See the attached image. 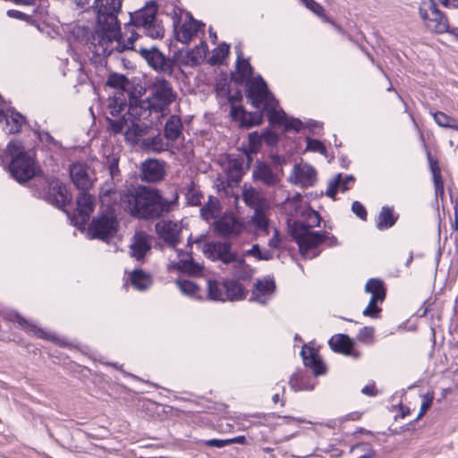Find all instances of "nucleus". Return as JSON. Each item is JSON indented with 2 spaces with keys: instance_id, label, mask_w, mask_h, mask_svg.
<instances>
[{
  "instance_id": "1",
  "label": "nucleus",
  "mask_w": 458,
  "mask_h": 458,
  "mask_svg": "<svg viewBox=\"0 0 458 458\" xmlns=\"http://www.w3.org/2000/svg\"><path fill=\"white\" fill-rule=\"evenodd\" d=\"M148 98L141 100L130 96V103L127 104L123 92L109 98L106 109L108 131L113 134L123 133L126 141L138 144L151 127L145 122L154 112L152 106H148Z\"/></svg>"
},
{
  "instance_id": "2",
  "label": "nucleus",
  "mask_w": 458,
  "mask_h": 458,
  "mask_svg": "<svg viewBox=\"0 0 458 458\" xmlns=\"http://www.w3.org/2000/svg\"><path fill=\"white\" fill-rule=\"evenodd\" d=\"M290 216L299 217L293 223L291 236L298 244L303 258L311 259L318 257V246L327 239H330L332 243L336 242V238L329 237L327 232L310 230L319 225L321 217L317 211L302 201L301 193H295L292 199L288 196V216Z\"/></svg>"
},
{
  "instance_id": "3",
  "label": "nucleus",
  "mask_w": 458,
  "mask_h": 458,
  "mask_svg": "<svg viewBox=\"0 0 458 458\" xmlns=\"http://www.w3.org/2000/svg\"><path fill=\"white\" fill-rule=\"evenodd\" d=\"M179 193L171 187V196L165 198L157 189L138 186L120 193L122 207L132 216L155 220L170 213L178 207Z\"/></svg>"
},
{
  "instance_id": "4",
  "label": "nucleus",
  "mask_w": 458,
  "mask_h": 458,
  "mask_svg": "<svg viewBox=\"0 0 458 458\" xmlns=\"http://www.w3.org/2000/svg\"><path fill=\"white\" fill-rule=\"evenodd\" d=\"M121 8L122 0H95L93 3L96 26L87 42L94 56L99 58L98 62L106 57L113 47L119 46L115 37L120 32L118 14Z\"/></svg>"
},
{
  "instance_id": "5",
  "label": "nucleus",
  "mask_w": 458,
  "mask_h": 458,
  "mask_svg": "<svg viewBox=\"0 0 458 458\" xmlns=\"http://www.w3.org/2000/svg\"><path fill=\"white\" fill-rule=\"evenodd\" d=\"M246 97L256 109L243 114L241 126L250 128L259 125L266 115L271 126L284 125L286 128V114L279 108L278 101L269 91L266 81L260 75L245 83Z\"/></svg>"
},
{
  "instance_id": "6",
  "label": "nucleus",
  "mask_w": 458,
  "mask_h": 458,
  "mask_svg": "<svg viewBox=\"0 0 458 458\" xmlns=\"http://www.w3.org/2000/svg\"><path fill=\"white\" fill-rule=\"evenodd\" d=\"M4 157L11 159L8 171L13 179L21 183L33 178L35 175L34 161L25 152L21 141L11 140L6 146Z\"/></svg>"
},
{
  "instance_id": "7",
  "label": "nucleus",
  "mask_w": 458,
  "mask_h": 458,
  "mask_svg": "<svg viewBox=\"0 0 458 458\" xmlns=\"http://www.w3.org/2000/svg\"><path fill=\"white\" fill-rule=\"evenodd\" d=\"M157 5L154 1H148L142 8L131 13V23L142 28L148 37L161 38L165 30L157 19Z\"/></svg>"
},
{
  "instance_id": "8",
  "label": "nucleus",
  "mask_w": 458,
  "mask_h": 458,
  "mask_svg": "<svg viewBox=\"0 0 458 458\" xmlns=\"http://www.w3.org/2000/svg\"><path fill=\"white\" fill-rule=\"evenodd\" d=\"M177 97L171 83L162 77H156L149 87V95L147 98L150 103L148 106H152L154 112L162 114L168 106L175 101Z\"/></svg>"
},
{
  "instance_id": "9",
  "label": "nucleus",
  "mask_w": 458,
  "mask_h": 458,
  "mask_svg": "<svg viewBox=\"0 0 458 458\" xmlns=\"http://www.w3.org/2000/svg\"><path fill=\"white\" fill-rule=\"evenodd\" d=\"M118 230V221L114 211L108 208L105 213L98 214L89 225L88 233L92 239L108 241Z\"/></svg>"
},
{
  "instance_id": "10",
  "label": "nucleus",
  "mask_w": 458,
  "mask_h": 458,
  "mask_svg": "<svg viewBox=\"0 0 458 458\" xmlns=\"http://www.w3.org/2000/svg\"><path fill=\"white\" fill-rule=\"evenodd\" d=\"M420 15L429 30L439 34L448 31L447 18L437 9L434 0H429L424 6L420 7Z\"/></svg>"
},
{
  "instance_id": "11",
  "label": "nucleus",
  "mask_w": 458,
  "mask_h": 458,
  "mask_svg": "<svg viewBox=\"0 0 458 458\" xmlns=\"http://www.w3.org/2000/svg\"><path fill=\"white\" fill-rule=\"evenodd\" d=\"M204 256L212 261L219 260L224 264H231L237 260L236 252L232 250L229 242L211 241L205 242L201 248Z\"/></svg>"
},
{
  "instance_id": "12",
  "label": "nucleus",
  "mask_w": 458,
  "mask_h": 458,
  "mask_svg": "<svg viewBox=\"0 0 458 458\" xmlns=\"http://www.w3.org/2000/svg\"><path fill=\"white\" fill-rule=\"evenodd\" d=\"M139 54L146 60L148 64L157 72H163L171 76L174 72L175 63L174 60L166 57L161 51L155 47L149 48L140 47Z\"/></svg>"
},
{
  "instance_id": "13",
  "label": "nucleus",
  "mask_w": 458,
  "mask_h": 458,
  "mask_svg": "<svg viewBox=\"0 0 458 458\" xmlns=\"http://www.w3.org/2000/svg\"><path fill=\"white\" fill-rule=\"evenodd\" d=\"M43 198L47 202L59 208L64 207L72 199L66 187L55 177L46 181Z\"/></svg>"
},
{
  "instance_id": "14",
  "label": "nucleus",
  "mask_w": 458,
  "mask_h": 458,
  "mask_svg": "<svg viewBox=\"0 0 458 458\" xmlns=\"http://www.w3.org/2000/svg\"><path fill=\"white\" fill-rule=\"evenodd\" d=\"M365 291L371 293V298L362 314L365 317L377 318L381 311L377 302H382L386 297V290L383 282L377 278H371L367 282Z\"/></svg>"
},
{
  "instance_id": "15",
  "label": "nucleus",
  "mask_w": 458,
  "mask_h": 458,
  "mask_svg": "<svg viewBox=\"0 0 458 458\" xmlns=\"http://www.w3.org/2000/svg\"><path fill=\"white\" fill-rule=\"evenodd\" d=\"M87 191H81L77 197L74 225L78 227L84 226L88 223L94 210L96 202L95 197Z\"/></svg>"
},
{
  "instance_id": "16",
  "label": "nucleus",
  "mask_w": 458,
  "mask_h": 458,
  "mask_svg": "<svg viewBox=\"0 0 458 458\" xmlns=\"http://www.w3.org/2000/svg\"><path fill=\"white\" fill-rule=\"evenodd\" d=\"M70 176L74 185L81 191H89L95 180L89 167L83 163L72 164L70 166Z\"/></svg>"
},
{
  "instance_id": "17",
  "label": "nucleus",
  "mask_w": 458,
  "mask_h": 458,
  "mask_svg": "<svg viewBox=\"0 0 458 458\" xmlns=\"http://www.w3.org/2000/svg\"><path fill=\"white\" fill-rule=\"evenodd\" d=\"M158 236L171 248L175 249L180 242L182 226L177 222L171 220L163 221L156 225Z\"/></svg>"
},
{
  "instance_id": "18",
  "label": "nucleus",
  "mask_w": 458,
  "mask_h": 458,
  "mask_svg": "<svg viewBox=\"0 0 458 458\" xmlns=\"http://www.w3.org/2000/svg\"><path fill=\"white\" fill-rule=\"evenodd\" d=\"M283 174V167L277 171L261 161L256 163L253 170V177L267 186H276L280 182Z\"/></svg>"
},
{
  "instance_id": "19",
  "label": "nucleus",
  "mask_w": 458,
  "mask_h": 458,
  "mask_svg": "<svg viewBox=\"0 0 458 458\" xmlns=\"http://www.w3.org/2000/svg\"><path fill=\"white\" fill-rule=\"evenodd\" d=\"M289 180L301 187H311L317 181V172L314 167L308 164L296 165L293 168Z\"/></svg>"
},
{
  "instance_id": "20",
  "label": "nucleus",
  "mask_w": 458,
  "mask_h": 458,
  "mask_svg": "<svg viewBox=\"0 0 458 458\" xmlns=\"http://www.w3.org/2000/svg\"><path fill=\"white\" fill-rule=\"evenodd\" d=\"M276 290V284L273 278L267 276L257 280L254 284L250 301L265 305L272 298Z\"/></svg>"
},
{
  "instance_id": "21",
  "label": "nucleus",
  "mask_w": 458,
  "mask_h": 458,
  "mask_svg": "<svg viewBox=\"0 0 458 458\" xmlns=\"http://www.w3.org/2000/svg\"><path fill=\"white\" fill-rule=\"evenodd\" d=\"M214 228L222 236L238 235L243 225L233 214H225L214 222Z\"/></svg>"
},
{
  "instance_id": "22",
  "label": "nucleus",
  "mask_w": 458,
  "mask_h": 458,
  "mask_svg": "<svg viewBox=\"0 0 458 458\" xmlns=\"http://www.w3.org/2000/svg\"><path fill=\"white\" fill-rule=\"evenodd\" d=\"M301 356L304 366L310 368L315 376L326 374L327 368L315 348L304 344L301 351Z\"/></svg>"
},
{
  "instance_id": "23",
  "label": "nucleus",
  "mask_w": 458,
  "mask_h": 458,
  "mask_svg": "<svg viewBox=\"0 0 458 458\" xmlns=\"http://www.w3.org/2000/svg\"><path fill=\"white\" fill-rule=\"evenodd\" d=\"M165 174V165L157 159H148L141 165V180L147 182H157Z\"/></svg>"
},
{
  "instance_id": "24",
  "label": "nucleus",
  "mask_w": 458,
  "mask_h": 458,
  "mask_svg": "<svg viewBox=\"0 0 458 458\" xmlns=\"http://www.w3.org/2000/svg\"><path fill=\"white\" fill-rule=\"evenodd\" d=\"M7 319L17 323L21 328L29 333H32L39 338L56 342L57 338L51 333L46 332L44 329L38 327L35 324L22 318L17 312H10L7 314Z\"/></svg>"
},
{
  "instance_id": "25",
  "label": "nucleus",
  "mask_w": 458,
  "mask_h": 458,
  "mask_svg": "<svg viewBox=\"0 0 458 458\" xmlns=\"http://www.w3.org/2000/svg\"><path fill=\"white\" fill-rule=\"evenodd\" d=\"M179 260L174 264V267L182 272L189 275L197 276L201 274L203 266L193 260L191 252L184 251L176 249Z\"/></svg>"
},
{
  "instance_id": "26",
  "label": "nucleus",
  "mask_w": 458,
  "mask_h": 458,
  "mask_svg": "<svg viewBox=\"0 0 458 458\" xmlns=\"http://www.w3.org/2000/svg\"><path fill=\"white\" fill-rule=\"evenodd\" d=\"M331 349L335 352L344 355L358 357V353L353 351V342L346 335L338 334L333 335L328 342Z\"/></svg>"
},
{
  "instance_id": "27",
  "label": "nucleus",
  "mask_w": 458,
  "mask_h": 458,
  "mask_svg": "<svg viewBox=\"0 0 458 458\" xmlns=\"http://www.w3.org/2000/svg\"><path fill=\"white\" fill-rule=\"evenodd\" d=\"M203 26L202 22L195 20L191 15L189 21H185L181 30L175 32L176 39L183 44H188Z\"/></svg>"
},
{
  "instance_id": "28",
  "label": "nucleus",
  "mask_w": 458,
  "mask_h": 458,
  "mask_svg": "<svg viewBox=\"0 0 458 458\" xmlns=\"http://www.w3.org/2000/svg\"><path fill=\"white\" fill-rule=\"evenodd\" d=\"M140 38V36L135 31H131L130 36L127 37L126 42L125 40H122V33L121 31L115 37V41L119 44V46H114L108 51L106 54V57L113 54L114 51L118 53H122L124 50H134L139 53L140 47H142L140 44H138L136 41Z\"/></svg>"
},
{
  "instance_id": "29",
  "label": "nucleus",
  "mask_w": 458,
  "mask_h": 458,
  "mask_svg": "<svg viewBox=\"0 0 458 458\" xmlns=\"http://www.w3.org/2000/svg\"><path fill=\"white\" fill-rule=\"evenodd\" d=\"M182 122L180 116L171 115L165 124L164 136L171 141L177 140L182 133Z\"/></svg>"
},
{
  "instance_id": "30",
  "label": "nucleus",
  "mask_w": 458,
  "mask_h": 458,
  "mask_svg": "<svg viewBox=\"0 0 458 458\" xmlns=\"http://www.w3.org/2000/svg\"><path fill=\"white\" fill-rule=\"evenodd\" d=\"M5 127L4 130L8 134L18 133L21 131L22 124L25 122V118L13 108L7 109V115L4 119Z\"/></svg>"
},
{
  "instance_id": "31",
  "label": "nucleus",
  "mask_w": 458,
  "mask_h": 458,
  "mask_svg": "<svg viewBox=\"0 0 458 458\" xmlns=\"http://www.w3.org/2000/svg\"><path fill=\"white\" fill-rule=\"evenodd\" d=\"M225 301H239L245 297V292L242 284L234 280L224 281Z\"/></svg>"
},
{
  "instance_id": "32",
  "label": "nucleus",
  "mask_w": 458,
  "mask_h": 458,
  "mask_svg": "<svg viewBox=\"0 0 458 458\" xmlns=\"http://www.w3.org/2000/svg\"><path fill=\"white\" fill-rule=\"evenodd\" d=\"M130 281L131 285L139 291H145L152 284L150 275L141 269H134L131 273Z\"/></svg>"
},
{
  "instance_id": "33",
  "label": "nucleus",
  "mask_w": 458,
  "mask_h": 458,
  "mask_svg": "<svg viewBox=\"0 0 458 458\" xmlns=\"http://www.w3.org/2000/svg\"><path fill=\"white\" fill-rule=\"evenodd\" d=\"M207 51L208 45L205 41H202L199 46L187 52L184 64L190 66L200 64L206 56Z\"/></svg>"
},
{
  "instance_id": "34",
  "label": "nucleus",
  "mask_w": 458,
  "mask_h": 458,
  "mask_svg": "<svg viewBox=\"0 0 458 458\" xmlns=\"http://www.w3.org/2000/svg\"><path fill=\"white\" fill-rule=\"evenodd\" d=\"M237 50V62L236 67L238 73L241 77L240 81L242 82L243 80H246V82L250 80H254L256 77H253V68L250 65L248 59H242V52L239 47H236Z\"/></svg>"
},
{
  "instance_id": "35",
  "label": "nucleus",
  "mask_w": 458,
  "mask_h": 458,
  "mask_svg": "<svg viewBox=\"0 0 458 458\" xmlns=\"http://www.w3.org/2000/svg\"><path fill=\"white\" fill-rule=\"evenodd\" d=\"M166 148L167 145L160 134L145 138L141 141V148L146 152L160 153L165 150Z\"/></svg>"
},
{
  "instance_id": "36",
  "label": "nucleus",
  "mask_w": 458,
  "mask_h": 458,
  "mask_svg": "<svg viewBox=\"0 0 458 458\" xmlns=\"http://www.w3.org/2000/svg\"><path fill=\"white\" fill-rule=\"evenodd\" d=\"M207 298L215 301H225L224 282L209 279L207 281Z\"/></svg>"
},
{
  "instance_id": "37",
  "label": "nucleus",
  "mask_w": 458,
  "mask_h": 458,
  "mask_svg": "<svg viewBox=\"0 0 458 458\" xmlns=\"http://www.w3.org/2000/svg\"><path fill=\"white\" fill-rule=\"evenodd\" d=\"M397 216H394L393 208L385 206L381 208L377 218V228L384 230L392 227L396 222Z\"/></svg>"
},
{
  "instance_id": "38",
  "label": "nucleus",
  "mask_w": 458,
  "mask_h": 458,
  "mask_svg": "<svg viewBox=\"0 0 458 458\" xmlns=\"http://www.w3.org/2000/svg\"><path fill=\"white\" fill-rule=\"evenodd\" d=\"M149 250L150 245L147 239L144 236H138L131 245V255L137 260H141Z\"/></svg>"
},
{
  "instance_id": "39",
  "label": "nucleus",
  "mask_w": 458,
  "mask_h": 458,
  "mask_svg": "<svg viewBox=\"0 0 458 458\" xmlns=\"http://www.w3.org/2000/svg\"><path fill=\"white\" fill-rule=\"evenodd\" d=\"M106 85L116 89L126 91L129 96L131 95V93L129 92L130 81L123 74L115 72L109 74Z\"/></svg>"
},
{
  "instance_id": "40",
  "label": "nucleus",
  "mask_w": 458,
  "mask_h": 458,
  "mask_svg": "<svg viewBox=\"0 0 458 458\" xmlns=\"http://www.w3.org/2000/svg\"><path fill=\"white\" fill-rule=\"evenodd\" d=\"M176 284L183 294L192 298L201 299L200 288L194 282L179 279L176 280Z\"/></svg>"
},
{
  "instance_id": "41",
  "label": "nucleus",
  "mask_w": 458,
  "mask_h": 458,
  "mask_svg": "<svg viewBox=\"0 0 458 458\" xmlns=\"http://www.w3.org/2000/svg\"><path fill=\"white\" fill-rule=\"evenodd\" d=\"M202 192L198 189L193 182H191L187 186L185 198L186 203L189 206L198 207L200 206L203 199Z\"/></svg>"
},
{
  "instance_id": "42",
  "label": "nucleus",
  "mask_w": 458,
  "mask_h": 458,
  "mask_svg": "<svg viewBox=\"0 0 458 458\" xmlns=\"http://www.w3.org/2000/svg\"><path fill=\"white\" fill-rule=\"evenodd\" d=\"M230 47L226 43H222L216 47L212 53V55L208 58V64L211 65L221 64L223 61L229 55Z\"/></svg>"
},
{
  "instance_id": "43",
  "label": "nucleus",
  "mask_w": 458,
  "mask_h": 458,
  "mask_svg": "<svg viewBox=\"0 0 458 458\" xmlns=\"http://www.w3.org/2000/svg\"><path fill=\"white\" fill-rule=\"evenodd\" d=\"M258 138L260 141L265 142L267 146L270 147L276 146L279 140V135L269 128L262 131L260 136H258L257 133H252L250 135V141H254V139Z\"/></svg>"
},
{
  "instance_id": "44",
  "label": "nucleus",
  "mask_w": 458,
  "mask_h": 458,
  "mask_svg": "<svg viewBox=\"0 0 458 458\" xmlns=\"http://www.w3.org/2000/svg\"><path fill=\"white\" fill-rule=\"evenodd\" d=\"M433 117L438 126L443 128H451L458 131V123L454 117L439 111L434 113Z\"/></svg>"
},
{
  "instance_id": "45",
  "label": "nucleus",
  "mask_w": 458,
  "mask_h": 458,
  "mask_svg": "<svg viewBox=\"0 0 458 458\" xmlns=\"http://www.w3.org/2000/svg\"><path fill=\"white\" fill-rule=\"evenodd\" d=\"M119 157L115 154L106 157L105 166L107 168L112 180H120Z\"/></svg>"
},
{
  "instance_id": "46",
  "label": "nucleus",
  "mask_w": 458,
  "mask_h": 458,
  "mask_svg": "<svg viewBox=\"0 0 458 458\" xmlns=\"http://www.w3.org/2000/svg\"><path fill=\"white\" fill-rule=\"evenodd\" d=\"M428 159L430 165V170L433 174L436 191L437 192L438 191H443V182L441 180L440 168L438 166L437 161L431 157L429 152L428 153Z\"/></svg>"
},
{
  "instance_id": "47",
  "label": "nucleus",
  "mask_w": 458,
  "mask_h": 458,
  "mask_svg": "<svg viewBox=\"0 0 458 458\" xmlns=\"http://www.w3.org/2000/svg\"><path fill=\"white\" fill-rule=\"evenodd\" d=\"M243 161L242 159L233 158L229 160L228 171L229 176L233 180H240L242 176Z\"/></svg>"
},
{
  "instance_id": "48",
  "label": "nucleus",
  "mask_w": 458,
  "mask_h": 458,
  "mask_svg": "<svg viewBox=\"0 0 458 458\" xmlns=\"http://www.w3.org/2000/svg\"><path fill=\"white\" fill-rule=\"evenodd\" d=\"M247 254L259 260H270L274 257L272 250L267 249L261 250L259 244H254L251 249L247 250Z\"/></svg>"
},
{
  "instance_id": "49",
  "label": "nucleus",
  "mask_w": 458,
  "mask_h": 458,
  "mask_svg": "<svg viewBox=\"0 0 458 458\" xmlns=\"http://www.w3.org/2000/svg\"><path fill=\"white\" fill-rule=\"evenodd\" d=\"M252 221L256 227L265 233H268V219L261 210L256 209L252 217Z\"/></svg>"
},
{
  "instance_id": "50",
  "label": "nucleus",
  "mask_w": 458,
  "mask_h": 458,
  "mask_svg": "<svg viewBox=\"0 0 458 458\" xmlns=\"http://www.w3.org/2000/svg\"><path fill=\"white\" fill-rule=\"evenodd\" d=\"M352 452L357 454V458H372L374 456V451L367 443L353 446Z\"/></svg>"
},
{
  "instance_id": "51",
  "label": "nucleus",
  "mask_w": 458,
  "mask_h": 458,
  "mask_svg": "<svg viewBox=\"0 0 458 458\" xmlns=\"http://www.w3.org/2000/svg\"><path fill=\"white\" fill-rule=\"evenodd\" d=\"M307 146L306 150L311 152H318L324 156H327V148L325 145L318 140H313L310 137L306 138Z\"/></svg>"
},
{
  "instance_id": "52",
  "label": "nucleus",
  "mask_w": 458,
  "mask_h": 458,
  "mask_svg": "<svg viewBox=\"0 0 458 458\" xmlns=\"http://www.w3.org/2000/svg\"><path fill=\"white\" fill-rule=\"evenodd\" d=\"M244 202L250 207L257 205L259 199V192L254 189L245 190L242 193Z\"/></svg>"
},
{
  "instance_id": "53",
  "label": "nucleus",
  "mask_w": 458,
  "mask_h": 458,
  "mask_svg": "<svg viewBox=\"0 0 458 458\" xmlns=\"http://www.w3.org/2000/svg\"><path fill=\"white\" fill-rule=\"evenodd\" d=\"M341 182V174H338L333 180L328 182L327 189L326 191L327 196L335 199L336 191Z\"/></svg>"
},
{
  "instance_id": "54",
  "label": "nucleus",
  "mask_w": 458,
  "mask_h": 458,
  "mask_svg": "<svg viewBox=\"0 0 458 458\" xmlns=\"http://www.w3.org/2000/svg\"><path fill=\"white\" fill-rule=\"evenodd\" d=\"M305 6L318 16L324 15V8L314 0H301Z\"/></svg>"
},
{
  "instance_id": "55",
  "label": "nucleus",
  "mask_w": 458,
  "mask_h": 458,
  "mask_svg": "<svg viewBox=\"0 0 458 458\" xmlns=\"http://www.w3.org/2000/svg\"><path fill=\"white\" fill-rule=\"evenodd\" d=\"M352 210L358 217H360L362 220H366L367 211L360 202L354 201L352 205Z\"/></svg>"
},
{
  "instance_id": "56",
  "label": "nucleus",
  "mask_w": 458,
  "mask_h": 458,
  "mask_svg": "<svg viewBox=\"0 0 458 458\" xmlns=\"http://www.w3.org/2000/svg\"><path fill=\"white\" fill-rule=\"evenodd\" d=\"M422 398H423V401H422L421 405H420V410L418 418L422 417L426 413V411L431 406V403H432V401H433V396L431 394H427L423 395Z\"/></svg>"
},
{
  "instance_id": "57",
  "label": "nucleus",
  "mask_w": 458,
  "mask_h": 458,
  "mask_svg": "<svg viewBox=\"0 0 458 458\" xmlns=\"http://www.w3.org/2000/svg\"><path fill=\"white\" fill-rule=\"evenodd\" d=\"M373 334L374 328L372 327H364L360 330L357 338L359 341L366 342L373 336Z\"/></svg>"
},
{
  "instance_id": "58",
  "label": "nucleus",
  "mask_w": 458,
  "mask_h": 458,
  "mask_svg": "<svg viewBox=\"0 0 458 458\" xmlns=\"http://www.w3.org/2000/svg\"><path fill=\"white\" fill-rule=\"evenodd\" d=\"M204 445L210 447H216V448H223L225 446L229 445L228 439H208L203 441Z\"/></svg>"
},
{
  "instance_id": "59",
  "label": "nucleus",
  "mask_w": 458,
  "mask_h": 458,
  "mask_svg": "<svg viewBox=\"0 0 458 458\" xmlns=\"http://www.w3.org/2000/svg\"><path fill=\"white\" fill-rule=\"evenodd\" d=\"M245 114V110L242 106H232L230 115L233 120L240 121L242 123V120L243 118V114Z\"/></svg>"
},
{
  "instance_id": "60",
  "label": "nucleus",
  "mask_w": 458,
  "mask_h": 458,
  "mask_svg": "<svg viewBox=\"0 0 458 458\" xmlns=\"http://www.w3.org/2000/svg\"><path fill=\"white\" fill-rule=\"evenodd\" d=\"M304 127L305 125L301 120L288 117V131L291 130L301 131Z\"/></svg>"
},
{
  "instance_id": "61",
  "label": "nucleus",
  "mask_w": 458,
  "mask_h": 458,
  "mask_svg": "<svg viewBox=\"0 0 458 458\" xmlns=\"http://www.w3.org/2000/svg\"><path fill=\"white\" fill-rule=\"evenodd\" d=\"M200 216L201 217L206 220L209 221L215 217V212L213 207L209 205H205L200 208Z\"/></svg>"
},
{
  "instance_id": "62",
  "label": "nucleus",
  "mask_w": 458,
  "mask_h": 458,
  "mask_svg": "<svg viewBox=\"0 0 458 458\" xmlns=\"http://www.w3.org/2000/svg\"><path fill=\"white\" fill-rule=\"evenodd\" d=\"M6 14L10 18L17 19V20H21V21H27L29 19L28 14H26L21 11H18V10H13V9L8 10Z\"/></svg>"
},
{
  "instance_id": "63",
  "label": "nucleus",
  "mask_w": 458,
  "mask_h": 458,
  "mask_svg": "<svg viewBox=\"0 0 458 458\" xmlns=\"http://www.w3.org/2000/svg\"><path fill=\"white\" fill-rule=\"evenodd\" d=\"M354 177L351 174L345 175L344 178L341 176V182L339 185V188L342 190V191H345L350 188V184L353 183Z\"/></svg>"
},
{
  "instance_id": "64",
  "label": "nucleus",
  "mask_w": 458,
  "mask_h": 458,
  "mask_svg": "<svg viewBox=\"0 0 458 458\" xmlns=\"http://www.w3.org/2000/svg\"><path fill=\"white\" fill-rule=\"evenodd\" d=\"M38 138L41 141H46L53 145L57 144V141L52 137V135L48 131H38Z\"/></svg>"
}]
</instances>
